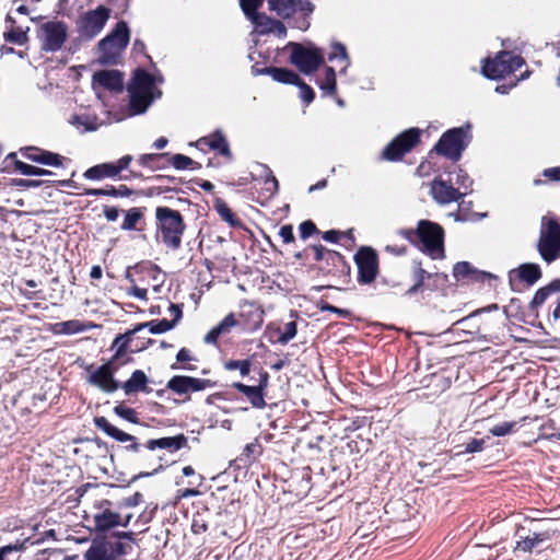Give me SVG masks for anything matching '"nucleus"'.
Wrapping results in <instances>:
<instances>
[{
	"label": "nucleus",
	"mask_w": 560,
	"mask_h": 560,
	"mask_svg": "<svg viewBox=\"0 0 560 560\" xmlns=\"http://www.w3.org/2000/svg\"><path fill=\"white\" fill-rule=\"evenodd\" d=\"M542 175L549 180H560V166L544 170Z\"/></svg>",
	"instance_id": "774afa93"
},
{
	"label": "nucleus",
	"mask_w": 560,
	"mask_h": 560,
	"mask_svg": "<svg viewBox=\"0 0 560 560\" xmlns=\"http://www.w3.org/2000/svg\"><path fill=\"white\" fill-rule=\"evenodd\" d=\"M430 194L433 200L439 205H448L454 201H459L466 192H462L453 185V176H448L447 180L435 178L431 183Z\"/></svg>",
	"instance_id": "dca6fc26"
},
{
	"label": "nucleus",
	"mask_w": 560,
	"mask_h": 560,
	"mask_svg": "<svg viewBox=\"0 0 560 560\" xmlns=\"http://www.w3.org/2000/svg\"><path fill=\"white\" fill-rule=\"evenodd\" d=\"M68 25L63 21H48L37 31L40 49L46 52L59 51L68 38Z\"/></svg>",
	"instance_id": "1a4fd4ad"
},
{
	"label": "nucleus",
	"mask_w": 560,
	"mask_h": 560,
	"mask_svg": "<svg viewBox=\"0 0 560 560\" xmlns=\"http://www.w3.org/2000/svg\"><path fill=\"white\" fill-rule=\"evenodd\" d=\"M319 89L324 92L326 95H335L337 90V83L336 80L327 79L325 78L323 81L318 83Z\"/></svg>",
	"instance_id": "4d7b16f0"
},
{
	"label": "nucleus",
	"mask_w": 560,
	"mask_h": 560,
	"mask_svg": "<svg viewBox=\"0 0 560 560\" xmlns=\"http://www.w3.org/2000/svg\"><path fill=\"white\" fill-rule=\"evenodd\" d=\"M420 140V130L410 128L394 138L382 151V159L398 161L409 152Z\"/></svg>",
	"instance_id": "f8f14e48"
},
{
	"label": "nucleus",
	"mask_w": 560,
	"mask_h": 560,
	"mask_svg": "<svg viewBox=\"0 0 560 560\" xmlns=\"http://www.w3.org/2000/svg\"><path fill=\"white\" fill-rule=\"evenodd\" d=\"M215 209L219 215L231 226L240 225V220L236 218V215L232 212V210L228 207L226 203L220 201L215 205Z\"/></svg>",
	"instance_id": "c03bdc74"
},
{
	"label": "nucleus",
	"mask_w": 560,
	"mask_h": 560,
	"mask_svg": "<svg viewBox=\"0 0 560 560\" xmlns=\"http://www.w3.org/2000/svg\"><path fill=\"white\" fill-rule=\"evenodd\" d=\"M518 539L513 548L514 555L517 557L521 553H533L541 552L549 547V542L552 538L550 530L533 532L528 535L517 534Z\"/></svg>",
	"instance_id": "4468645a"
},
{
	"label": "nucleus",
	"mask_w": 560,
	"mask_h": 560,
	"mask_svg": "<svg viewBox=\"0 0 560 560\" xmlns=\"http://www.w3.org/2000/svg\"><path fill=\"white\" fill-rule=\"evenodd\" d=\"M537 250L548 265L560 258V224L553 218L542 217Z\"/></svg>",
	"instance_id": "20e7f679"
},
{
	"label": "nucleus",
	"mask_w": 560,
	"mask_h": 560,
	"mask_svg": "<svg viewBox=\"0 0 560 560\" xmlns=\"http://www.w3.org/2000/svg\"><path fill=\"white\" fill-rule=\"evenodd\" d=\"M252 363L249 360H230L224 363V368L228 371L238 370L240 374L244 377L250 372Z\"/></svg>",
	"instance_id": "a18cd8bd"
},
{
	"label": "nucleus",
	"mask_w": 560,
	"mask_h": 560,
	"mask_svg": "<svg viewBox=\"0 0 560 560\" xmlns=\"http://www.w3.org/2000/svg\"><path fill=\"white\" fill-rule=\"evenodd\" d=\"M110 197H129L132 195V190L126 185H120L118 187L110 186Z\"/></svg>",
	"instance_id": "e2e57ef3"
},
{
	"label": "nucleus",
	"mask_w": 560,
	"mask_h": 560,
	"mask_svg": "<svg viewBox=\"0 0 560 560\" xmlns=\"http://www.w3.org/2000/svg\"><path fill=\"white\" fill-rule=\"evenodd\" d=\"M448 176H453V185H457L458 187L456 189H464L463 192H466V195L471 190L472 180L468 176L466 172L463 170H457L455 172L450 173Z\"/></svg>",
	"instance_id": "ea45409f"
},
{
	"label": "nucleus",
	"mask_w": 560,
	"mask_h": 560,
	"mask_svg": "<svg viewBox=\"0 0 560 560\" xmlns=\"http://www.w3.org/2000/svg\"><path fill=\"white\" fill-rule=\"evenodd\" d=\"M469 131L470 125L445 131L434 147L436 153L453 161H458L463 151L470 142L471 136Z\"/></svg>",
	"instance_id": "39448f33"
},
{
	"label": "nucleus",
	"mask_w": 560,
	"mask_h": 560,
	"mask_svg": "<svg viewBox=\"0 0 560 560\" xmlns=\"http://www.w3.org/2000/svg\"><path fill=\"white\" fill-rule=\"evenodd\" d=\"M517 277L528 285H534L542 276L541 268L538 264L525 262L516 269Z\"/></svg>",
	"instance_id": "c85d7f7f"
},
{
	"label": "nucleus",
	"mask_w": 560,
	"mask_h": 560,
	"mask_svg": "<svg viewBox=\"0 0 560 560\" xmlns=\"http://www.w3.org/2000/svg\"><path fill=\"white\" fill-rule=\"evenodd\" d=\"M289 47L292 49L291 63L304 74L315 72L324 63L323 51L317 47H305L293 42L289 43Z\"/></svg>",
	"instance_id": "9b49d317"
},
{
	"label": "nucleus",
	"mask_w": 560,
	"mask_h": 560,
	"mask_svg": "<svg viewBox=\"0 0 560 560\" xmlns=\"http://www.w3.org/2000/svg\"><path fill=\"white\" fill-rule=\"evenodd\" d=\"M117 176V170L112 162L94 165L83 173V177L89 180H102L104 178H116Z\"/></svg>",
	"instance_id": "393cba45"
},
{
	"label": "nucleus",
	"mask_w": 560,
	"mask_h": 560,
	"mask_svg": "<svg viewBox=\"0 0 560 560\" xmlns=\"http://www.w3.org/2000/svg\"><path fill=\"white\" fill-rule=\"evenodd\" d=\"M155 220L163 244L173 250L180 248L186 224L179 211L168 207L155 209Z\"/></svg>",
	"instance_id": "f03ea898"
},
{
	"label": "nucleus",
	"mask_w": 560,
	"mask_h": 560,
	"mask_svg": "<svg viewBox=\"0 0 560 560\" xmlns=\"http://www.w3.org/2000/svg\"><path fill=\"white\" fill-rule=\"evenodd\" d=\"M62 560H79L78 555L66 556ZM83 560H114L113 556L102 546H91L84 553Z\"/></svg>",
	"instance_id": "c9c22d12"
},
{
	"label": "nucleus",
	"mask_w": 560,
	"mask_h": 560,
	"mask_svg": "<svg viewBox=\"0 0 560 560\" xmlns=\"http://www.w3.org/2000/svg\"><path fill=\"white\" fill-rule=\"evenodd\" d=\"M147 384L148 377L145 373L141 370H136L131 374L130 378L122 384L121 388L124 389L126 395H130L138 392L150 393L151 389L148 388Z\"/></svg>",
	"instance_id": "a878e982"
},
{
	"label": "nucleus",
	"mask_w": 560,
	"mask_h": 560,
	"mask_svg": "<svg viewBox=\"0 0 560 560\" xmlns=\"http://www.w3.org/2000/svg\"><path fill=\"white\" fill-rule=\"evenodd\" d=\"M524 59L511 51H500L495 58L487 59L482 66L485 77L499 80L506 74L513 73L524 65Z\"/></svg>",
	"instance_id": "9d476101"
},
{
	"label": "nucleus",
	"mask_w": 560,
	"mask_h": 560,
	"mask_svg": "<svg viewBox=\"0 0 560 560\" xmlns=\"http://www.w3.org/2000/svg\"><path fill=\"white\" fill-rule=\"evenodd\" d=\"M432 277V273L428 272L421 267L420 262H417L413 272L412 279L415 281L413 285H411L407 291L406 295L411 296L423 290L425 287V280H429Z\"/></svg>",
	"instance_id": "473e14b6"
},
{
	"label": "nucleus",
	"mask_w": 560,
	"mask_h": 560,
	"mask_svg": "<svg viewBox=\"0 0 560 560\" xmlns=\"http://www.w3.org/2000/svg\"><path fill=\"white\" fill-rule=\"evenodd\" d=\"M279 235L283 243L289 244L294 241L293 228L290 224L282 225L279 231Z\"/></svg>",
	"instance_id": "680f3d73"
},
{
	"label": "nucleus",
	"mask_w": 560,
	"mask_h": 560,
	"mask_svg": "<svg viewBox=\"0 0 560 560\" xmlns=\"http://www.w3.org/2000/svg\"><path fill=\"white\" fill-rule=\"evenodd\" d=\"M16 171L25 176H47L52 175V172L40 168L34 165L26 164L22 161H16Z\"/></svg>",
	"instance_id": "79ce46f5"
},
{
	"label": "nucleus",
	"mask_w": 560,
	"mask_h": 560,
	"mask_svg": "<svg viewBox=\"0 0 560 560\" xmlns=\"http://www.w3.org/2000/svg\"><path fill=\"white\" fill-rule=\"evenodd\" d=\"M166 156H170V153H147L141 154L138 159L140 165L150 167L151 170H162L165 166L160 164V161Z\"/></svg>",
	"instance_id": "4c0bfd02"
},
{
	"label": "nucleus",
	"mask_w": 560,
	"mask_h": 560,
	"mask_svg": "<svg viewBox=\"0 0 560 560\" xmlns=\"http://www.w3.org/2000/svg\"><path fill=\"white\" fill-rule=\"evenodd\" d=\"M143 214L139 208L129 209L126 214L121 229L125 231H132L137 229L138 222L142 219Z\"/></svg>",
	"instance_id": "a19ab883"
},
{
	"label": "nucleus",
	"mask_w": 560,
	"mask_h": 560,
	"mask_svg": "<svg viewBox=\"0 0 560 560\" xmlns=\"http://www.w3.org/2000/svg\"><path fill=\"white\" fill-rule=\"evenodd\" d=\"M341 59L345 61V68L343 70L349 66V57H348V54H347V49H346V46L341 43H335L332 45V51L330 52L328 59L330 61L335 60V59Z\"/></svg>",
	"instance_id": "603ef678"
},
{
	"label": "nucleus",
	"mask_w": 560,
	"mask_h": 560,
	"mask_svg": "<svg viewBox=\"0 0 560 560\" xmlns=\"http://www.w3.org/2000/svg\"><path fill=\"white\" fill-rule=\"evenodd\" d=\"M175 327V323H171L167 319L151 320L143 324H139L135 327V331H140L143 328H148L153 335L166 332Z\"/></svg>",
	"instance_id": "e433bc0d"
},
{
	"label": "nucleus",
	"mask_w": 560,
	"mask_h": 560,
	"mask_svg": "<svg viewBox=\"0 0 560 560\" xmlns=\"http://www.w3.org/2000/svg\"><path fill=\"white\" fill-rule=\"evenodd\" d=\"M215 385L211 380L175 375L167 382V388L177 395L201 392Z\"/></svg>",
	"instance_id": "f3484780"
},
{
	"label": "nucleus",
	"mask_w": 560,
	"mask_h": 560,
	"mask_svg": "<svg viewBox=\"0 0 560 560\" xmlns=\"http://www.w3.org/2000/svg\"><path fill=\"white\" fill-rule=\"evenodd\" d=\"M208 529V524L200 517L196 516L192 520L191 530L194 534H201Z\"/></svg>",
	"instance_id": "0e129e2a"
},
{
	"label": "nucleus",
	"mask_w": 560,
	"mask_h": 560,
	"mask_svg": "<svg viewBox=\"0 0 560 560\" xmlns=\"http://www.w3.org/2000/svg\"><path fill=\"white\" fill-rule=\"evenodd\" d=\"M95 528L101 532H106L113 527L121 525L120 515L110 510H104L103 512L96 513L94 515ZM126 523H122V526H126Z\"/></svg>",
	"instance_id": "cd10ccee"
},
{
	"label": "nucleus",
	"mask_w": 560,
	"mask_h": 560,
	"mask_svg": "<svg viewBox=\"0 0 560 560\" xmlns=\"http://www.w3.org/2000/svg\"><path fill=\"white\" fill-rule=\"evenodd\" d=\"M264 0H240L241 8L248 20L257 15V10L262 5Z\"/></svg>",
	"instance_id": "3c124183"
},
{
	"label": "nucleus",
	"mask_w": 560,
	"mask_h": 560,
	"mask_svg": "<svg viewBox=\"0 0 560 560\" xmlns=\"http://www.w3.org/2000/svg\"><path fill=\"white\" fill-rule=\"evenodd\" d=\"M266 73L280 83L295 85L300 82L299 74L287 68L269 67L266 68Z\"/></svg>",
	"instance_id": "7c9ffc66"
},
{
	"label": "nucleus",
	"mask_w": 560,
	"mask_h": 560,
	"mask_svg": "<svg viewBox=\"0 0 560 560\" xmlns=\"http://www.w3.org/2000/svg\"><path fill=\"white\" fill-rule=\"evenodd\" d=\"M69 122L81 132L95 131L98 128L97 117L90 114L73 115Z\"/></svg>",
	"instance_id": "72a5a7b5"
},
{
	"label": "nucleus",
	"mask_w": 560,
	"mask_h": 560,
	"mask_svg": "<svg viewBox=\"0 0 560 560\" xmlns=\"http://www.w3.org/2000/svg\"><path fill=\"white\" fill-rule=\"evenodd\" d=\"M270 11L276 12L282 19H289L295 12L303 13V18L296 20L295 25L302 31L310 27V15L314 12L315 5L310 0H268Z\"/></svg>",
	"instance_id": "6e6552de"
},
{
	"label": "nucleus",
	"mask_w": 560,
	"mask_h": 560,
	"mask_svg": "<svg viewBox=\"0 0 560 560\" xmlns=\"http://www.w3.org/2000/svg\"><path fill=\"white\" fill-rule=\"evenodd\" d=\"M94 424L97 429L102 430L104 433H106L114 440L120 443H129L124 447L127 452L138 454L141 453L142 447H144V444H140L135 435L126 433L120 429L116 428L105 417H95Z\"/></svg>",
	"instance_id": "2eb2a0df"
},
{
	"label": "nucleus",
	"mask_w": 560,
	"mask_h": 560,
	"mask_svg": "<svg viewBox=\"0 0 560 560\" xmlns=\"http://www.w3.org/2000/svg\"><path fill=\"white\" fill-rule=\"evenodd\" d=\"M399 234L412 244H418V228L417 229H402Z\"/></svg>",
	"instance_id": "338daca9"
},
{
	"label": "nucleus",
	"mask_w": 560,
	"mask_h": 560,
	"mask_svg": "<svg viewBox=\"0 0 560 560\" xmlns=\"http://www.w3.org/2000/svg\"><path fill=\"white\" fill-rule=\"evenodd\" d=\"M20 152L25 159L32 162L52 167L62 166L65 160V158L58 153L46 151L36 147L22 148Z\"/></svg>",
	"instance_id": "aec40b11"
},
{
	"label": "nucleus",
	"mask_w": 560,
	"mask_h": 560,
	"mask_svg": "<svg viewBox=\"0 0 560 560\" xmlns=\"http://www.w3.org/2000/svg\"><path fill=\"white\" fill-rule=\"evenodd\" d=\"M129 109L131 115L143 114L155 97L161 95L156 90L154 78L145 70L138 69L128 85Z\"/></svg>",
	"instance_id": "f257e3e1"
},
{
	"label": "nucleus",
	"mask_w": 560,
	"mask_h": 560,
	"mask_svg": "<svg viewBox=\"0 0 560 560\" xmlns=\"http://www.w3.org/2000/svg\"><path fill=\"white\" fill-rule=\"evenodd\" d=\"M233 387L244 394L254 408L262 409L266 407L265 394L257 386H249L236 382L233 384Z\"/></svg>",
	"instance_id": "bb28decb"
},
{
	"label": "nucleus",
	"mask_w": 560,
	"mask_h": 560,
	"mask_svg": "<svg viewBox=\"0 0 560 560\" xmlns=\"http://www.w3.org/2000/svg\"><path fill=\"white\" fill-rule=\"evenodd\" d=\"M137 331H135V328L124 335H118L114 342H113V347L114 348H117V351H116V354H115V358L119 357L121 353H124L126 351V349L128 348V345L130 343L131 341V337L136 334Z\"/></svg>",
	"instance_id": "49530a36"
},
{
	"label": "nucleus",
	"mask_w": 560,
	"mask_h": 560,
	"mask_svg": "<svg viewBox=\"0 0 560 560\" xmlns=\"http://www.w3.org/2000/svg\"><path fill=\"white\" fill-rule=\"evenodd\" d=\"M85 329H86V326L78 319L59 322L52 326V331H54V334H57V335H73V334L82 332Z\"/></svg>",
	"instance_id": "f704fd0d"
},
{
	"label": "nucleus",
	"mask_w": 560,
	"mask_h": 560,
	"mask_svg": "<svg viewBox=\"0 0 560 560\" xmlns=\"http://www.w3.org/2000/svg\"><path fill=\"white\" fill-rule=\"evenodd\" d=\"M93 83L100 86L120 92L122 90V74L118 70H102L93 74Z\"/></svg>",
	"instance_id": "4be33fe9"
},
{
	"label": "nucleus",
	"mask_w": 560,
	"mask_h": 560,
	"mask_svg": "<svg viewBox=\"0 0 560 560\" xmlns=\"http://www.w3.org/2000/svg\"><path fill=\"white\" fill-rule=\"evenodd\" d=\"M198 143L209 147L211 150L218 151L221 155L231 158V150L226 138L220 130L214 131L208 137L201 138Z\"/></svg>",
	"instance_id": "b1692460"
},
{
	"label": "nucleus",
	"mask_w": 560,
	"mask_h": 560,
	"mask_svg": "<svg viewBox=\"0 0 560 560\" xmlns=\"http://www.w3.org/2000/svg\"><path fill=\"white\" fill-rule=\"evenodd\" d=\"M130 32L125 21H119L103 39L98 42L97 61L103 66L119 63L121 55L129 44Z\"/></svg>",
	"instance_id": "7ed1b4c3"
},
{
	"label": "nucleus",
	"mask_w": 560,
	"mask_h": 560,
	"mask_svg": "<svg viewBox=\"0 0 560 560\" xmlns=\"http://www.w3.org/2000/svg\"><path fill=\"white\" fill-rule=\"evenodd\" d=\"M556 292H560V279H555L547 285L538 289L530 302V308L533 311L537 310L546 302L550 294Z\"/></svg>",
	"instance_id": "c756f323"
},
{
	"label": "nucleus",
	"mask_w": 560,
	"mask_h": 560,
	"mask_svg": "<svg viewBox=\"0 0 560 560\" xmlns=\"http://www.w3.org/2000/svg\"><path fill=\"white\" fill-rule=\"evenodd\" d=\"M477 271L467 261H459L453 268V276L456 280H464L468 278H475Z\"/></svg>",
	"instance_id": "37998d69"
},
{
	"label": "nucleus",
	"mask_w": 560,
	"mask_h": 560,
	"mask_svg": "<svg viewBox=\"0 0 560 560\" xmlns=\"http://www.w3.org/2000/svg\"><path fill=\"white\" fill-rule=\"evenodd\" d=\"M279 332L280 335L278 337V342L281 345H287L298 334L296 323L294 320L287 323L283 327V330H279Z\"/></svg>",
	"instance_id": "09e8293b"
},
{
	"label": "nucleus",
	"mask_w": 560,
	"mask_h": 560,
	"mask_svg": "<svg viewBox=\"0 0 560 560\" xmlns=\"http://www.w3.org/2000/svg\"><path fill=\"white\" fill-rule=\"evenodd\" d=\"M485 446V440L482 439H472L470 442L466 444L465 453L471 454L481 452Z\"/></svg>",
	"instance_id": "13d9d810"
},
{
	"label": "nucleus",
	"mask_w": 560,
	"mask_h": 560,
	"mask_svg": "<svg viewBox=\"0 0 560 560\" xmlns=\"http://www.w3.org/2000/svg\"><path fill=\"white\" fill-rule=\"evenodd\" d=\"M168 312L173 316L171 323H175V326L179 323L183 317L182 306L178 304L171 303L168 306Z\"/></svg>",
	"instance_id": "69168bd1"
},
{
	"label": "nucleus",
	"mask_w": 560,
	"mask_h": 560,
	"mask_svg": "<svg viewBox=\"0 0 560 560\" xmlns=\"http://www.w3.org/2000/svg\"><path fill=\"white\" fill-rule=\"evenodd\" d=\"M250 315H252L253 323H252V326L248 329L255 330V329L259 328L262 325L264 312L261 310H259V308H255V310H253L250 312Z\"/></svg>",
	"instance_id": "052dcab7"
},
{
	"label": "nucleus",
	"mask_w": 560,
	"mask_h": 560,
	"mask_svg": "<svg viewBox=\"0 0 560 560\" xmlns=\"http://www.w3.org/2000/svg\"><path fill=\"white\" fill-rule=\"evenodd\" d=\"M114 412L118 417H120L131 423H135V424L139 423V418H138L137 411L130 407H126L125 405L120 404V405H117L114 407Z\"/></svg>",
	"instance_id": "8fccbe9b"
},
{
	"label": "nucleus",
	"mask_w": 560,
	"mask_h": 560,
	"mask_svg": "<svg viewBox=\"0 0 560 560\" xmlns=\"http://www.w3.org/2000/svg\"><path fill=\"white\" fill-rule=\"evenodd\" d=\"M259 176L264 178V190L267 197L273 196L279 189V183L273 176L272 171L266 164L257 163Z\"/></svg>",
	"instance_id": "2f4dec72"
},
{
	"label": "nucleus",
	"mask_w": 560,
	"mask_h": 560,
	"mask_svg": "<svg viewBox=\"0 0 560 560\" xmlns=\"http://www.w3.org/2000/svg\"><path fill=\"white\" fill-rule=\"evenodd\" d=\"M299 230H300V236L303 240H306L307 237H310L312 234H314L317 231L316 225L310 220L302 222L299 226Z\"/></svg>",
	"instance_id": "6e6d98bb"
},
{
	"label": "nucleus",
	"mask_w": 560,
	"mask_h": 560,
	"mask_svg": "<svg viewBox=\"0 0 560 560\" xmlns=\"http://www.w3.org/2000/svg\"><path fill=\"white\" fill-rule=\"evenodd\" d=\"M250 22L255 25L256 32L260 35L273 34L279 38L287 36L285 25L281 21L275 20L265 13L254 15Z\"/></svg>",
	"instance_id": "6ab92c4d"
},
{
	"label": "nucleus",
	"mask_w": 560,
	"mask_h": 560,
	"mask_svg": "<svg viewBox=\"0 0 560 560\" xmlns=\"http://www.w3.org/2000/svg\"><path fill=\"white\" fill-rule=\"evenodd\" d=\"M88 382L105 393H114L119 388V383L113 376L110 362L93 370L88 377Z\"/></svg>",
	"instance_id": "a211bd4d"
},
{
	"label": "nucleus",
	"mask_w": 560,
	"mask_h": 560,
	"mask_svg": "<svg viewBox=\"0 0 560 560\" xmlns=\"http://www.w3.org/2000/svg\"><path fill=\"white\" fill-rule=\"evenodd\" d=\"M43 184H44V182L38 180V179H24V178L14 179V185L18 187H21V188H37V187L42 186Z\"/></svg>",
	"instance_id": "bf43d9fd"
},
{
	"label": "nucleus",
	"mask_w": 560,
	"mask_h": 560,
	"mask_svg": "<svg viewBox=\"0 0 560 560\" xmlns=\"http://www.w3.org/2000/svg\"><path fill=\"white\" fill-rule=\"evenodd\" d=\"M443 237V229L438 223L429 220L418 222V244H421V249L431 258L444 256Z\"/></svg>",
	"instance_id": "0eeeda50"
},
{
	"label": "nucleus",
	"mask_w": 560,
	"mask_h": 560,
	"mask_svg": "<svg viewBox=\"0 0 560 560\" xmlns=\"http://www.w3.org/2000/svg\"><path fill=\"white\" fill-rule=\"evenodd\" d=\"M187 445V438L184 434L175 436H165L161 439H151L144 444V448L148 451H154L155 448H163L170 452H177Z\"/></svg>",
	"instance_id": "412c9836"
},
{
	"label": "nucleus",
	"mask_w": 560,
	"mask_h": 560,
	"mask_svg": "<svg viewBox=\"0 0 560 560\" xmlns=\"http://www.w3.org/2000/svg\"><path fill=\"white\" fill-rule=\"evenodd\" d=\"M354 261L358 267V282L360 284L372 283L378 273L376 252L371 247H361L354 256Z\"/></svg>",
	"instance_id": "ddd939ff"
},
{
	"label": "nucleus",
	"mask_w": 560,
	"mask_h": 560,
	"mask_svg": "<svg viewBox=\"0 0 560 560\" xmlns=\"http://www.w3.org/2000/svg\"><path fill=\"white\" fill-rule=\"evenodd\" d=\"M112 10L105 5H98L94 10L81 13L75 22V30L82 39L91 40L97 36L110 18Z\"/></svg>",
	"instance_id": "423d86ee"
},
{
	"label": "nucleus",
	"mask_w": 560,
	"mask_h": 560,
	"mask_svg": "<svg viewBox=\"0 0 560 560\" xmlns=\"http://www.w3.org/2000/svg\"><path fill=\"white\" fill-rule=\"evenodd\" d=\"M295 85L300 89V97L306 104H311L315 97V93L313 89L306 84L301 78L300 82L295 83Z\"/></svg>",
	"instance_id": "864d4df0"
},
{
	"label": "nucleus",
	"mask_w": 560,
	"mask_h": 560,
	"mask_svg": "<svg viewBox=\"0 0 560 560\" xmlns=\"http://www.w3.org/2000/svg\"><path fill=\"white\" fill-rule=\"evenodd\" d=\"M4 39L12 44L24 45L28 37L26 31L15 27L4 33Z\"/></svg>",
	"instance_id": "de8ad7c7"
},
{
	"label": "nucleus",
	"mask_w": 560,
	"mask_h": 560,
	"mask_svg": "<svg viewBox=\"0 0 560 560\" xmlns=\"http://www.w3.org/2000/svg\"><path fill=\"white\" fill-rule=\"evenodd\" d=\"M237 324L238 322L235 318V315L230 313L218 325H215L211 330L207 332V335L203 337L205 343L215 345L220 337L230 334L232 328H234Z\"/></svg>",
	"instance_id": "5701e85b"
},
{
	"label": "nucleus",
	"mask_w": 560,
	"mask_h": 560,
	"mask_svg": "<svg viewBox=\"0 0 560 560\" xmlns=\"http://www.w3.org/2000/svg\"><path fill=\"white\" fill-rule=\"evenodd\" d=\"M166 158L168 159V163L172 164V166H174L176 170H196L200 167L199 163L184 154H170V156Z\"/></svg>",
	"instance_id": "58836bf2"
},
{
	"label": "nucleus",
	"mask_w": 560,
	"mask_h": 560,
	"mask_svg": "<svg viewBox=\"0 0 560 560\" xmlns=\"http://www.w3.org/2000/svg\"><path fill=\"white\" fill-rule=\"evenodd\" d=\"M515 425H516V422H514V421L513 422H502V423L493 425L489 430V432L493 436H505L513 431Z\"/></svg>",
	"instance_id": "5fc2aeb1"
}]
</instances>
